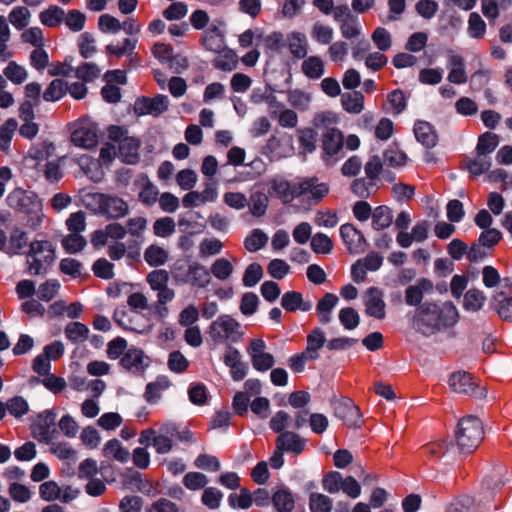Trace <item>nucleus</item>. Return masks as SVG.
Returning a JSON list of instances; mask_svg holds the SVG:
<instances>
[{
  "mask_svg": "<svg viewBox=\"0 0 512 512\" xmlns=\"http://www.w3.org/2000/svg\"><path fill=\"white\" fill-rule=\"evenodd\" d=\"M458 319V310L452 302L441 305L425 302L415 310L413 325L423 335H432L441 329L454 326Z\"/></svg>",
  "mask_w": 512,
  "mask_h": 512,
  "instance_id": "nucleus-1",
  "label": "nucleus"
},
{
  "mask_svg": "<svg viewBox=\"0 0 512 512\" xmlns=\"http://www.w3.org/2000/svg\"><path fill=\"white\" fill-rule=\"evenodd\" d=\"M171 275L177 284H189L205 288L211 282L209 270L202 264L189 259H179L171 267Z\"/></svg>",
  "mask_w": 512,
  "mask_h": 512,
  "instance_id": "nucleus-2",
  "label": "nucleus"
},
{
  "mask_svg": "<svg viewBox=\"0 0 512 512\" xmlns=\"http://www.w3.org/2000/svg\"><path fill=\"white\" fill-rule=\"evenodd\" d=\"M484 438L481 420L475 416H466L459 420L455 430V441L460 451L472 453Z\"/></svg>",
  "mask_w": 512,
  "mask_h": 512,
  "instance_id": "nucleus-3",
  "label": "nucleus"
},
{
  "mask_svg": "<svg viewBox=\"0 0 512 512\" xmlns=\"http://www.w3.org/2000/svg\"><path fill=\"white\" fill-rule=\"evenodd\" d=\"M55 260V249L47 240H35L30 243L26 262L30 275H40L47 272Z\"/></svg>",
  "mask_w": 512,
  "mask_h": 512,
  "instance_id": "nucleus-4",
  "label": "nucleus"
},
{
  "mask_svg": "<svg viewBox=\"0 0 512 512\" xmlns=\"http://www.w3.org/2000/svg\"><path fill=\"white\" fill-rule=\"evenodd\" d=\"M208 336L215 344L236 343L242 336L241 324L231 315L223 314L208 327Z\"/></svg>",
  "mask_w": 512,
  "mask_h": 512,
  "instance_id": "nucleus-5",
  "label": "nucleus"
},
{
  "mask_svg": "<svg viewBox=\"0 0 512 512\" xmlns=\"http://www.w3.org/2000/svg\"><path fill=\"white\" fill-rule=\"evenodd\" d=\"M296 199L308 205H317L329 193V185L317 177H306L297 180Z\"/></svg>",
  "mask_w": 512,
  "mask_h": 512,
  "instance_id": "nucleus-6",
  "label": "nucleus"
},
{
  "mask_svg": "<svg viewBox=\"0 0 512 512\" xmlns=\"http://www.w3.org/2000/svg\"><path fill=\"white\" fill-rule=\"evenodd\" d=\"M71 141L77 147L93 149L98 144V127L94 122L81 120L71 134Z\"/></svg>",
  "mask_w": 512,
  "mask_h": 512,
  "instance_id": "nucleus-7",
  "label": "nucleus"
},
{
  "mask_svg": "<svg viewBox=\"0 0 512 512\" xmlns=\"http://www.w3.org/2000/svg\"><path fill=\"white\" fill-rule=\"evenodd\" d=\"M449 386L456 393L470 395L476 398H483L487 393L485 387L479 388L473 381L472 376L464 371L453 373L449 378Z\"/></svg>",
  "mask_w": 512,
  "mask_h": 512,
  "instance_id": "nucleus-8",
  "label": "nucleus"
},
{
  "mask_svg": "<svg viewBox=\"0 0 512 512\" xmlns=\"http://www.w3.org/2000/svg\"><path fill=\"white\" fill-rule=\"evenodd\" d=\"M365 314L377 320H383L386 317V303L384 292L378 287L367 288L362 295Z\"/></svg>",
  "mask_w": 512,
  "mask_h": 512,
  "instance_id": "nucleus-9",
  "label": "nucleus"
},
{
  "mask_svg": "<svg viewBox=\"0 0 512 512\" xmlns=\"http://www.w3.org/2000/svg\"><path fill=\"white\" fill-rule=\"evenodd\" d=\"M334 415L349 427H360L362 415L355 403L346 397L333 401Z\"/></svg>",
  "mask_w": 512,
  "mask_h": 512,
  "instance_id": "nucleus-10",
  "label": "nucleus"
},
{
  "mask_svg": "<svg viewBox=\"0 0 512 512\" xmlns=\"http://www.w3.org/2000/svg\"><path fill=\"white\" fill-rule=\"evenodd\" d=\"M265 185L268 194L279 198L284 204H289L296 199L297 180L289 182L283 178H272L266 181Z\"/></svg>",
  "mask_w": 512,
  "mask_h": 512,
  "instance_id": "nucleus-11",
  "label": "nucleus"
},
{
  "mask_svg": "<svg viewBox=\"0 0 512 512\" xmlns=\"http://www.w3.org/2000/svg\"><path fill=\"white\" fill-rule=\"evenodd\" d=\"M169 99L166 95H157L154 98L138 99L135 102V112L139 115L150 114L159 116L168 109Z\"/></svg>",
  "mask_w": 512,
  "mask_h": 512,
  "instance_id": "nucleus-12",
  "label": "nucleus"
},
{
  "mask_svg": "<svg viewBox=\"0 0 512 512\" xmlns=\"http://www.w3.org/2000/svg\"><path fill=\"white\" fill-rule=\"evenodd\" d=\"M129 204L114 194H105L102 216L110 220H119L129 214Z\"/></svg>",
  "mask_w": 512,
  "mask_h": 512,
  "instance_id": "nucleus-13",
  "label": "nucleus"
},
{
  "mask_svg": "<svg viewBox=\"0 0 512 512\" xmlns=\"http://www.w3.org/2000/svg\"><path fill=\"white\" fill-rule=\"evenodd\" d=\"M340 236L345 243L349 253L359 254L364 252L366 241L363 234L352 224H343L340 227Z\"/></svg>",
  "mask_w": 512,
  "mask_h": 512,
  "instance_id": "nucleus-14",
  "label": "nucleus"
},
{
  "mask_svg": "<svg viewBox=\"0 0 512 512\" xmlns=\"http://www.w3.org/2000/svg\"><path fill=\"white\" fill-rule=\"evenodd\" d=\"M9 206L26 214L34 205H37L41 200L38 196L31 191H26L21 188L14 189L7 198Z\"/></svg>",
  "mask_w": 512,
  "mask_h": 512,
  "instance_id": "nucleus-15",
  "label": "nucleus"
},
{
  "mask_svg": "<svg viewBox=\"0 0 512 512\" xmlns=\"http://www.w3.org/2000/svg\"><path fill=\"white\" fill-rule=\"evenodd\" d=\"M447 67L449 68L448 81L453 84L467 82L464 58L453 50L447 51Z\"/></svg>",
  "mask_w": 512,
  "mask_h": 512,
  "instance_id": "nucleus-16",
  "label": "nucleus"
},
{
  "mask_svg": "<svg viewBox=\"0 0 512 512\" xmlns=\"http://www.w3.org/2000/svg\"><path fill=\"white\" fill-rule=\"evenodd\" d=\"M434 284L427 278L419 279L415 284L409 285L405 290V302L409 306H419L425 294L432 293Z\"/></svg>",
  "mask_w": 512,
  "mask_h": 512,
  "instance_id": "nucleus-17",
  "label": "nucleus"
},
{
  "mask_svg": "<svg viewBox=\"0 0 512 512\" xmlns=\"http://www.w3.org/2000/svg\"><path fill=\"white\" fill-rule=\"evenodd\" d=\"M344 136L339 129H328L323 132L321 147L325 155L335 156L343 148Z\"/></svg>",
  "mask_w": 512,
  "mask_h": 512,
  "instance_id": "nucleus-18",
  "label": "nucleus"
},
{
  "mask_svg": "<svg viewBox=\"0 0 512 512\" xmlns=\"http://www.w3.org/2000/svg\"><path fill=\"white\" fill-rule=\"evenodd\" d=\"M305 445V439L291 431H286L279 434V436L276 439L277 448L282 449L285 452H291L296 455L303 452Z\"/></svg>",
  "mask_w": 512,
  "mask_h": 512,
  "instance_id": "nucleus-19",
  "label": "nucleus"
},
{
  "mask_svg": "<svg viewBox=\"0 0 512 512\" xmlns=\"http://www.w3.org/2000/svg\"><path fill=\"white\" fill-rule=\"evenodd\" d=\"M281 306L289 312L297 310L307 312L312 309V302L305 300L300 292L288 291L281 298Z\"/></svg>",
  "mask_w": 512,
  "mask_h": 512,
  "instance_id": "nucleus-20",
  "label": "nucleus"
},
{
  "mask_svg": "<svg viewBox=\"0 0 512 512\" xmlns=\"http://www.w3.org/2000/svg\"><path fill=\"white\" fill-rule=\"evenodd\" d=\"M120 364L132 373H142L145 369L143 351L135 347L128 349L121 358Z\"/></svg>",
  "mask_w": 512,
  "mask_h": 512,
  "instance_id": "nucleus-21",
  "label": "nucleus"
},
{
  "mask_svg": "<svg viewBox=\"0 0 512 512\" xmlns=\"http://www.w3.org/2000/svg\"><path fill=\"white\" fill-rule=\"evenodd\" d=\"M286 44L290 54L297 59H303L308 53V40L301 32H291L287 35Z\"/></svg>",
  "mask_w": 512,
  "mask_h": 512,
  "instance_id": "nucleus-22",
  "label": "nucleus"
},
{
  "mask_svg": "<svg viewBox=\"0 0 512 512\" xmlns=\"http://www.w3.org/2000/svg\"><path fill=\"white\" fill-rule=\"evenodd\" d=\"M414 134L418 142L427 148L434 147L438 136L433 126L426 121H417L414 125Z\"/></svg>",
  "mask_w": 512,
  "mask_h": 512,
  "instance_id": "nucleus-23",
  "label": "nucleus"
},
{
  "mask_svg": "<svg viewBox=\"0 0 512 512\" xmlns=\"http://www.w3.org/2000/svg\"><path fill=\"white\" fill-rule=\"evenodd\" d=\"M202 44L206 50L220 53L225 49L224 35L217 27L209 28L202 36Z\"/></svg>",
  "mask_w": 512,
  "mask_h": 512,
  "instance_id": "nucleus-24",
  "label": "nucleus"
},
{
  "mask_svg": "<svg viewBox=\"0 0 512 512\" xmlns=\"http://www.w3.org/2000/svg\"><path fill=\"white\" fill-rule=\"evenodd\" d=\"M136 45V39L125 38L119 43H110L106 45L105 52L107 55L115 56L117 58L127 56L133 59V56L136 55Z\"/></svg>",
  "mask_w": 512,
  "mask_h": 512,
  "instance_id": "nucleus-25",
  "label": "nucleus"
},
{
  "mask_svg": "<svg viewBox=\"0 0 512 512\" xmlns=\"http://www.w3.org/2000/svg\"><path fill=\"white\" fill-rule=\"evenodd\" d=\"M338 297L333 293H326L316 305V313L322 324L331 321V312L338 304Z\"/></svg>",
  "mask_w": 512,
  "mask_h": 512,
  "instance_id": "nucleus-26",
  "label": "nucleus"
},
{
  "mask_svg": "<svg viewBox=\"0 0 512 512\" xmlns=\"http://www.w3.org/2000/svg\"><path fill=\"white\" fill-rule=\"evenodd\" d=\"M301 71L312 80L321 78L325 73V63L319 56H309L303 58Z\"/></svg>",
  "mask_w": 512,
  "mask_h": 512,
  "instance_id": "nucleus-27",
  "label": "nucleus"
},
{
  "mask_svg": "<svg viewBox=\"0 0 512 512\" xmlns=\"http://www.w3.org/2000/svg\"><path fill=\"white\" fill-rule=\"evenodd\" d=\"M27 245V234L19 228H15L9 238L6 237L4 253L13 256L18 255Z\"/></svg>",
  "mask_w": 512,
  "mask_h": 512,
  "instance_id": "nucleus-28",
  "label": "nucleus"
},
{
  "mask_svg": "<svg viewBox=\"0 0 512 512\" xmlns=\"http://www.w3.org/2000/svg\"><path fill=\"white\" fill-rule=\"evenodd\" d=\"M272 503L277 512H292L295 507L294 496L287 488H280L272 495Z\"/></svg>",
  "mask_w": 512,
  "mask_h": 512,
  "instance_id": "nucleus-29",
  "label": "nucleus"
},
{
  "mask_svg": "<svg viewBox=\"0 0 512 512\" xmlns=\"http://www.w3.org/2000/svg\"><path fill=\"white\" fill-rule=\"evenodd\" d=\"M102 453L104 457L125 463L130 458V452L123 447L118 439H111L103 447Z\"/></svg>",
  "mask_w": 512,
  "mask_h": 512,
  "instance_id": "nucleus-30",
  "label": "nucleus"
},
{
  "mask_svg": "<svg viewBox=\"0 0 512 512\" xmlns=\"http://www.w3.org/2000/svg\"><path fill=\"white\" fill-rule=\"evenodd\" d=\"M138 149L139 141L136 138L130 136L125 138L118 145L120 156L122 157L123 161L128 164H134L138 161Z\"/></svg>",
  "mask_w": 512,
  "mask_h": 512,
  "instance_id": "nucleus-31",
  "label": "nucleus"
},
{
  "mask_svg": "<svg viewBox=\"0 0 512 512\" xmlns=\"http://www.w3.org/2000/svg\"><path fill=\"white\" fill-rule=\"evenodd\" d=\"M341 104L346 112L359 114L364 109V96L358 91L344 93L341 96Z\"/></svg>",
  "mask_w": 512,
  "mask_h": 512,
  "instance_id": "nucleus-32",
  "label": "nucleus"
},
{
  "mask_svg": "<svg viewBox=\"0 0 512 512\" xmlns=\"http://www.w3.org/2000/svg\"><path fill=\"white\" fill-rule=\"evenodd\" d=\"M138 182L141 184L139 201L146 206L154 205L159 196L158 188L147 177H142Z\"/></svg>",
  "mask_w": 512,
  "mask_h": 512,
  "instance_id": "nucleus-33",
  "label": "nucleus"
},
{
  "mask_svg": "<svg viewBox=\"0 0 512 512\" xmlns=\"http://www.w3.org/2000/svg\"><path fill=\"white\" fill-rule=\"evenodd\" d=\"M11 38V31L4 15H0V61L6 62L13 56L9 49L8 42Z\"/></svg>",
  "mask_w": 512,
  "mask_h": 512,
  "instance_id": "nucleus-34",
  "label": "nucleus"
},
{
  "mask_svg": "<svg viewBox=\"0 0 512 512\" xmlns=\"http://www.w3.org/2000/svg\"><path fill=\"white\" fill-rule=\"evenodd\" d=\"M16 30H23L29 25L31 12L26 6H16L6 18Z\"/></svg>",
  "mask_w": 512,
  "mask_h": 512,
  "instance_id": "nucleus-35",
  "label": "nucleus"
},
{
  "mask_svg": "<svg viewBox=\"0 0 512 512\" xmlns=\"http://www.w3.org/2000/svg\"><path fill=\"white\" fill-rule=\"evenodd\" d=\"M213 60V66L221 71L230 72L237 68L238 57L236 53L229 49H224Z\"/></svg>",
  "mask_w": 512,
  "mask_h": 512,
  "instance_id": "nucleus-36",
  "label": "nucleus"
},
{
  "mask_svg": "<svg viewBox=\"0 0 512 512\" xmlns=\"http://www.w3.org/2000/svg\"><path fill=\"white\" fill-rule=\"evenodd\" d=\"M170 386V381L166 376L158 377L154 382L149 383L145 390V399L150 403L157 402L162 392Z\"/></svg>",
  "mask_w": 512,
  "mask_h": 512,
  "instance_id": "nucleus-37",
  "label": "nucleus"
},
{
  "mask_svg": "<svg viewBox=\"0 0 512 512\" xmlns=\"http://www.w3.org/2000/svg\"><path fill=\"white\" fill-rule=\"evenodd\" d=\"M494 308L504 321H512V297H507L503 292L493 296Z\"/></svg>",
  "mask_w": 512,
  "mask_h": 512,
  "instance_id": "nucleus-38",
  "label": "nucleus"
},
{
  "mask_svg": "<svg viewBox=\"0 0 512 512\" xmlns=\"http://www.w3.org/2000/svg\"><path fill=\"white\" fill-rule=\"evenodd\" d=\"M18 128V122L14 118L7 119L0 126V150L3 152H8L10 149L11 140L15 131Z\"/></svg>",
  "mask_w": 512,
  "mask_h": 512,
  "instance_id": "nucleus-39",
  "label": "nucleus"
},
{
  "mask_svg": "<svg viewBox=\"0 0 512 512\" xmlns=\"http://www.w3.org/2000/svg\"><path fill=\"white\" fill-rule=\"evenodd\" d=\"M168 258V251L158 245H150L144 252L145 261L152 267L164 265Z\"/></svg>",
  "mask_w": 512,
  "mask_h": 512,
  "instance_id": "nucleus-40",
  "label": "nucleus"
},
{
  "mask_svg": "<svg viewBox=\"0 0 512 512\" xmlns=\"http://www.w3.org/2000/svg\"><path fill=\"white\" fill-rule=\"evenodd\" d=\"M41 23L53 28L59 26L64 20V10L58 6H50L39 14Z\"/></svg>",
  "mask_w": 512,
  "mask_h": 512,
  "instance_id": "nucleus-41",
  "label": "nucleus"
},
{
  "mask_svg": "<svg viewBox=\"0 0 512 512\" xmlns=\"http://www.w3.org/2000/svg\"><path fill=\"white\" fill-rule=\"evenodd\" d=\"M234 267L232 263L226 258L216 259L210 267V275L212 274L216 279L220 281L228 280L233 274Z\"/></svg>",
  "mask_w": 512,
  "mask_h": 512,
  "instance_id": "nucleus-42",
  "label": "nucleus"
},
{
  "mask_svg": "<svg viewBox=\"0 0 512 512\" xmlns=\"http://www.w3.org/2000/svg\"><path fill=\"white\" fill-rule=\"evenodd\" d=\"M512 5V0H481V11L489 19H496L499 10H506Z\"/></svg>",
  "mask_w": 512,
  "mask_h": 512,
  "instance_id": "nucleus-43",
  "label": "nucleus"
},
{
  "mask_svg": "<svg viewBox=\"0 0 512 512\" xmlns=\"http://www.w3.org/2000/svg\"><path fill=\"white\" fill-rule=\"evenodd\" d=\"M324 343V333L319 328H315L307 336V347L305 349L306 355H309L311 359H317L318 350L324 345Z\"/></svg>",
  "mask_w": 512,
  "mask_h": 512,
  "instance_id": "nucleus-44",
  "label": "nucleus"
},
{
  "mask_svg": "<svg viewBox=\"0 0 512 512\" xmlns=\"http://www.w3.org/2000/svg\"><path fill=\"white\" fill-rule=\"evenodd\" d=\"M102 69L93 62H84L74 69L75 77L83 82H92L101 74Z\"/></svg>",
  "mask_w": 512,
  "mask_h": 512,
  "instance_id": "nucleus-45",
  "label": "nucleus"
},
{
  "mask_svg": "<svg viewBox=\"0 0 512 512\" xmlns=\"http://www.w3.org/2000/svg\"><path fill=\"white\" fill-rule=\"evenodd\" d=\"M3 74L15 85L24 83L28 77L27 70L15 61H10L8 63V65L3 70Z\"/></svg>",
  "mask_w": 512,
  "mask_h": 512,
  "instance_id": "nucleus-46",
  "label": "nucleus"
},
{
  "mask_svg": "<svg viewBox=\"0 0 512 512\" xmlns=\"http://www.w3.org/2000/svg\"><path fill=\"white\" fill-rule=\"evenodd\" d=\"M392 211L387 206L377 207L372 214V226L375 230L388 228L392 223Z\"/></svg>",
  "mask_w": 512,
  "mask_h": 512,
  "instance_id": "nucleus-47",
  "label": "nucleus"
},
{
  "mask_svg": "<svg viewBox=\"0 0 512 512\" xmlns=\"http://www.w3.org/2000/svg\"><path fill=\"white\" fill-rule=\"evenodd\" d=\"M287 100L289 104L299 111H307L311 103V95L300 89L288 91Z\"/></svg>",
  "mask_w": 512,
  "mask_h": 512,
  "instance_id": "nucleus-48",
  "label": "nucleus"
},
{
  "mask_svg": "<svg viewBox=\"0 0 512 512\" xmlns=\"http://www.w3.org/2000/svg\"><path fill=\"white\" fill-rule=\"evenodd\" d=\"M486 23L477 12H472L468 19V35L473 39H483L486 34Z\"/></svg>",
  "mask_w": 512,
  "mask_h": 512,
  "instance_id": "nucleus-49",
  "label": "nucleus"
},
{
  "mask_svg": "<svg viewBox=\"0 0 512 512\" xmlns=\"http://www.w3.org/2000/svg\"><path fill=\"white\" fill-rule=\"evenodd\" d=\"M88 334V327L80 322H71L65 328L66 337L74 343L84 342L87 340Z\"/></svg>",
  "mask_w": 512,
  "mask_h": 512,
  "instance_id": "nucleus-50",
  "label": "nucleus"
},
{
  "mask_svg": "<svg viewBox=\"0 0 512 512\" xmlns=\"http://www.w3.org/2000/svg\"><path fill=\"white\" fill-rule=\"evenodd\" d=\"M333 28L321 22H316L311 29V37L321 45H328L333 39Z\"/></svg>",
  "mask_w": 512,
  "mask_h": 512,
  "instance_id": "nucleus-51",
  "label": "nucleus"
},
{
  "mask_svg": "<svg viewBox=\"0 0 512 512\" xmlns=\"http://www.w3.org/2000/svg\"><path fill=\"white\" fill-rule=\"evenodd\" d=\"M339 122V117L332 111H321L315 114L313 118V125L318 129H336L334 125Z\"/></svg>",
  "mask_w": 512,
  "mask_h": 512,
  "instance_id": "nucleus-52",
  "label": "nucleus"
},
{
  "mask_svg": "<svg viewBox=\"0 0 512 512\" xmlns=\"http://www.w3.org/2000/svg\"><path fill=\"white\" fill-rule=\"evenodd\" d=\"M104 199L105 193H87L83 196L82 202L90 212L102 216Z\"/></svg>",
  "mask_w": 512,
  "mask_h": 512,
  "instance_id": "nucleus-53",
  "label": "nucleus"
},
{
  "mask_svg": "<svg viewBox=\"0 0 512 512\" xmlns=\"http://www.w3.org/2000/svg\"><path fill=\"white\" fill-rule=\"evenodd\" d=\"M498 136L494 133L486 132L479 137L476 147L477 154L488 156L498 146Z\"/></svg>",
  "mask_w": 512,
  "mask_h": 512,
  "instance_id": "nucleus-54",
  "label": "nucleus"
},
{
  "mask_svg": "<svg viewBox=\"0 0 512 512\" xmlns=\"http://www.w3.org/2000/svg\"><path fill=\"white\" fill-rule=\"evenodd\" d=\"M61 244L66 252L75 254L82 251L87 242L81 234L70 233L61 240Z\"/></svg>",
  "mask_w": 512,
  "mask_h": 512,
  "instance_id": "nucleus-55",
  "label": "nucleus"
},
{
  "mask_svg": "<svg viewBox=\"0 0 512 512\" xmlns=\"http://www.w3.org/2000/svg\"><path fill=\"white\" fill-rule=\"evenodd\" d=\"M300 148L304 153H312L316 149L317 133L312 128H302L297 131Z\"/></svg>",
  "mask_w": 512,
  "mask_h": 512,
  "instance_id": "nucleus-56",
  "label": "nucleus"
},
{
  "mask_svg": "<svg viewBox=\"0 0 512 512\" xmlns=\"http://www.w3.org/2000/svg\"><path fill=\"white\" fill-rule=\"evenodd\" d=\"M67 83L61 79L51 81L43 93L45 101L54 102L61 99L66 93Z\"/></svg>",
  "mask_w": 512,
  "mask_h": 512,
  "instance_id": "nucleus-57",
  "label": "nucleus"
},
{
  "mask_svg": "<svg viewBox=\"0 0 512 512\" xmlns=\"http://www.w3.org/2000/svg\"><path fill=\"white\" fill-rule=\"evenodd\" d=\"M65 25L73 32L81 31L86 23V16L83 12L73 9L70 10L67 14L64 12V20Z\"/></svg>",
  "mask_w": 512,
  "mask_h": 512,
  "instance_id": "nucleus-58",
  "label": "nucleus"
},
{
  "mask_svg": "<svg viewBox=\"0 0 512 512\" xmlns=\"http://www.w3.org/2000/svg\"><path fill=\"white\" fill-rule=\"evenodd\" d=\"M343 478V475L337 471L327 473L322 479L323 489L330 494L340 492L342 489Z\"/></svg>",
  "mask_w": 512,
  "mask_h": 512,
  "instance_id": "nucleus-59",
  "label": "nucleus"
},
{
  "mask_svg": "<svg viewBox=\"0 0 512 512\" xmlns=\"http://www.w3.org/2000/svg\"><path fill=\"white\" fill-rule=\"evenodd\" d=\"M147 224L148 221L143 216L129 218L125 225L126 233L136 238H142L147 229Z\"/></svg>",
  "mask_w": 512,
  "mask_h": 512,
  "instance_id": "nucleus-60",
  "label": "nucleus"
},
{
  "mask_svg": "<svg viewBox=\"0 0 512 512\" xmlns=\"http://www.w3.org/2000/svg\"><path fill=\"white\" fill-rule=\"evenodd\" d=\"M169 279V272L164 269L153 270L146 276V281L153 291L168 286Z\"/></svg>",
  "mask_w": 512,
  "mask_h": 512,
  "instance_id": "nucleus-61",
  "label": "nucleus"
},
{
  "mask_svg": "<svg viewBox=\"0 0 512 512\" xmlns=\"http://www.w3.org/2000/svg\"><path fill=\"white\" fill-rule=\"evenodd\" d=\"M311 248L317 254H329L333 249V242L324 233H316L311 238Z\"/></svg>",
  "mask_w": 512,
  "mask_h": 512,
  "instance_id": "nucleus-62",
  "label": "nucleus"
},
{
  "mask_svg": "<svg viewBox=\"0 0 512 512\" xmlns=\"http://www.w3.org/2000/svg\"><path fill=\"white\" fill-rule=\"evenodd\" d=\"M485 296L478 289H470L464 296V308L471 311H478L485 302Z\"/></svg>",
  "mask_w": 512,
  "mask_h": 512,
  "instance_id": "nucleus-63",
  "label": "nucleus"
},
{
  "mask_svg": "<svg viewBox=\"0 0 512 512\" xmlns=\"http://www.w3.org/2000/svg\"><path fill=\"white\" fill-rule=\"evenodd\" d=\"M311 512H330L332 509V500L320 493H312L309 499Z\"/></svg>",
  "mask_w": 512,
  "mask_h": 512,
  "instance_id": "nucleus-64",
  "label": "nucleus"
}]
</instances>
